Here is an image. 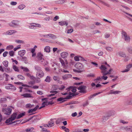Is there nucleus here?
<instances>
[{"label": "nucleus", "mask_w": 132, "mask_h": 132, "mask_svg": "<svg viewBox=\"0 0 132 132\" xmlns=\"http://www.w3.org/2000/svg\"><path fill=\"white\" fill-rule=\"evenodd\" d=\"M35 69L37 71L36 77L37 78H40L44 76V74L39 66H36L35 67Z\"/></svg>", "instance_id": "obj_1"}, {"label": "nucleus", "mask_w": 132, "mask_h": 132, "mask_svg": "<svg viewBox=\"0 0 132 132\" xmlns=\"http://www.w3.org/2000/svg\"><path fill=\"white\" fill-rule=\"evenodd\" d=\"M107 68L104 65H102L100 67V69L102 70L101 71V73H103V75H110L111 73V71L112 70V69H110L108 71H106V69Z\"/></svg>", "instance_id": "obj_2"}, {"label": "nucleus", "mask_w": 132, "mask_h": 132, "mask_svg": "<svg viewBox=\"0 0 132 132\" xmlns=\"http://www.w3.org/2000/svg\"><path fill=\"white\" fill-rule=\"evenodd\" d=\"M17 115V113H14L12 115L10 118L7 119L6 121L5 122L6 123L9 124L11 123L12 121L14 120L16 118Z\"/></svg>", "instance_id": "obj_3"}, {"label": "nucleus", "mask_w": 132, "mask_h": 132, "mask_svg": "<svg viewBox=\"0 0 132 132\" xmlns=\"http://www.w3.org/2000/svg\"><path fill=\"white\" fill-rule=\"evenodd\" d=\"M122 37L127 42H129L130 40V36L127 35L126 33L124 31H122Z\"/></svg>", "instance_id": "obj_4"}, {"label": "nucleus", "mask_w": 132, "mask_h": 132, "mask_svg": "<svg viewBox=\"0 0 132 132\" xmlns=\"http://www.w3.org/2000/svg\"><path fill=\"white\" fill-rule=\"evenodd\" d=\"M30 25L29 26V28L30 29H35L37 27L40 28L41 25L40 24L35 23H31L30 24Z\"/></svg>", "instance_id": "obj_5"}, {"label": "nucleus", "mask_w": 132, "mask_h": 132, "mask_svg": "<svg viewBox=\"0 0 132 132\" xmlns=\"http://www.w3.org/2000/svg\"><path fill=\"white\" fill-rule=\"evenodd\" d=\"M2 111L5 114L9 115L11 113L12 109L11 108H3Z\"/></svg>", "instance_id": "obj_6"}, {"label": "nucleus", "mask_w": 132, "mask_h": 132, "mask_svg": "<svg viewBox=\"0 0 132 132\" xmlns=\"http://www.w3.org/2000/svg\"><path fill=\"white\" fill-rule=\"evenodd\" d=\"M19 24V21L17 20H13L9 23V25L10 27H15V26H18Z\"/></svg>", "instance_id": "obj_7"}, {"label": "nucleus", "mask_w": 132, "mask_h": 132, "mask_svg": "<svg viewBox=\"0 0 132 132\" xmlns=\"http://www.w3.org/2000/svg\"><path fill=\"white\" fill-rule=\"evenodd\" d=\"M5 88L7 89H11L13 90H15L16 89V88L13 85L9 84L7 85Z\"/></svg>", "instance_id": "obj_8"}, {"label": "nucleus", "mask_w": 132, "mask_h": 132, "mask_svg": "<svg viewBox=\"0 0 132 132\" xmlns=\"http://www.w3.org/2000/svg\"><path fill=\"white\" fill-rule=\"evenodd\" d=\"M17 31L15 30H9L4 32L3 34L6 35H11L13 34L16 33Z\"/></svg>", "instance_id": "obj_9"}, {"label": "nucleus", "mask_w": 132, "mask_h": 132, "mask_svg": "<svg viewBox=\"0 0 132 132\" xmlns=\"http://www.w3.org/2000/svg\"><path fill=\"white\" fill-rule=\"evenodd\" d=\"M75 66L76 68L79 70H82L83 68L82 64L79 62L76 63Z\"/></svg>", "instance_id": "obj_10"}, {"label": "nucleus", "mask_w": 132, "mask_h": 132, "mask_svg": "<svg viewBox=\"0 0 132 132\" xmlns=\"http://www.w3.org/2000/svg\"><path fill=\"white\" fill-rule=\"evenodd\" d=\"M86 87L85 86L81 85L78 88V89L80 90L79 92L80 93H84L85 92Z\"/></svg>", "instance_id": "obj_11"}, {"label": "nucleus", "mask_w": 132, "mask_h": 132, "mask_svg": "<svg viewBox=\"0 0 132 132\" xmlns=\"http://www.w3.org/2000/svg\"><path fill=\"white\" fill-rule=\"evenodd\" d=\"M51 104V103H50V102H49L48 103L47 101L45 100L44 102H43L42 103V106L40 107L39 109H41L42 108L45 107V105Z\"/></svg>", "instance_id": "obj_12"}, {"label": "nucleus", "mask_w": 132, "mask_h": 132, "mask_svg": "<svg viewBox=\"0 0 132 132\" xmlns=\"http://www.w3.org/2000/svg\"><path fill=\"white\" fill-rule=\"evenodd\" d=\"M38 108L39 106L37 105L34 109L29 110L28 111V113H32L36 111Z\"/></svg>", "instance_id": "obj_13"}, {"label": "nucleus", "mask_w": 132, "mask_h": 132, "mask_svg": "<svg viewBox=\"0 0 132 132\" xmlns=\"http://www.w3.org/2000/svg\"><path fill=\"white\" fill-rule=\"evenodd\" d=\"M68 55V53L66 52H63L61 54V57L63 58H65L67 57Z\"/></svg>", "instance_id": "obj_14"}, {"label": "nucleus", "mask_w": 132, "mask_h": 132, "mask_svg": "<svg viewBox=\"0 0 132 132\" xmlns=\"http://www.w3.org/2000/svg\"><path fill=\"white\" fill-rule=\"evenodd\" d=\"M26 53V51L25 50H23L19 51L18 52V54L21 56H22L24 55Z\"/></svg>", "instance_id": "obj_15"}, {"label": "nucleus", "mask_w": 132, "mask_h": 132, "mask_svg": "<svg viewBox=\"0 0 132 132\" xmlns=\"http://www.w3.org/2000/svg\"><path fill=\"white\" fill-rule=\"evenodd\" d=\"M43 54L40 52H39L38 53L37 57L38 60V61L43 58Z\"/></svg>", "instance_id": "obj_16"}, {"label": "nucleus", "mask_w": 132, "mask_h": 132, "mask_svg": "<svg viewBox=\"0 0 132 132\" xmlns=\"http://www.w3.org/2000/svg\"><path fill=\"white\" fill-rule=\"evenodd\" d=\"M24 97H29L31 98H33V97L31 95V94L28 93H26L22 95Z\"/></svg>", "instance_id": "obj_17"}, {"label": "nucleus", "mask_w": 132, "mask_h": 132, "mask_svg": "<svg viewBox=\"0 0 132 132\" xmlns=\"http://www.w3.org/2000/svg\"><path fill=\"white\" fill-rule=\"evenodd\" d=\"M72 76L70 74L62 76V78L64 79H67L68 78H71Z\"/></svg>", "instance_id": "obj_18"}, {"label": "nucleus", "mask_w": 132, "mask_h": 132, "mask_svg": "<svg viewBox=\"0 0 132 132\" xmlns=\"http://www.w3.org/2000/svg\"><path fill=\"white\" fill-rule=\"evenodd\" d=\"M50 47L49 46H46L44 48V51L45 52L49 53L50 52Z\"/></svg>", "instance_id": "obj_19"}, {"label": "nucleus", "mask_w": 132, "mask_h": 132, "mask_svg": "<svg viewBox=\"0 0 132 132\" xmlns=\"http://www.w3.org/2000/svg\"><path fill=\"white\" fill-rule=\"evenodd\" d=\"M59 24L61 26H63L65 25L66 26H67L68 23L67 21H61L59 22Z\"/></svg>", "instance_id": "obj_20"}, {"label": "nucleus", "mask_w": 132, "mask_h": 132, "mask_svg": "<svg viewBox=\"0 0 132 132\" xmlns=\"http://www.w3.org/2000/svg\"><path fill=\"white\" fill-rule=\"evenodd\" d=\"M20 68L21 69H22L24 72H28L29 71V70L27 67H23L22 66H21Z\"/></svg>", "instance_id": "obj_21"}, {"label": "nucleus", "mask_w": 132, "mask_h": 132, "mask_svg": "<svg viewBox=\"0 0 132 132\" xmlns=\"http://www.w3.org/2000/svg\"><path fill=\"white\" fill-rule=\"evenodd\" d=\"M48 127H51L54 125V123L53 121H50L48 122V125H46Z\"/></svg>", "instance_id": "obj_22"}, {"label": "nucleus", "mask_w": 132, "mask_h": 132, "mask_svg": "<svg viewBox=\"0 0 132 132\" xmlns=\"http://www.w3.org/2000/svg\"><path fill=\"white\" fill-rule=\"evenodd\" d=\"M34 129L33 127H31L30 128H28L26 129L25 131L27 132H35L34 131H32L34 130Z\"/></svg>", "instance_id": "obj_23"}, {"label": "nucleus", "mask_w": 132, "mask_h": 132, "mask_svg": "<svg viewBox=\"0 0 132 132\" xmlns=\"http://www.w3.org/2000/svg\"><path fill=\"white\" fill-rule=\"evenodd\" d=\"M8 62L6 60L4 61L3 62V64L5 67H7L8 66Z\"/></svg>", "instance_id": "obj_24"}, {"label": "nucleus", "mask_w": 132, "mask_h": 132, "mask_svg": "<svg viewBox=\"0 0 132 132\" xmlns=\"http://www.w3.org/2000/svg\"><path fill=\"white\" fill-rule=\"evenodd\" d=\"M54 36V35H53L52 34H49L45 35V37L48 38L50 37L53 38Z\"/></svg>", "instance_id": "obj_25"}, {"label": "nucleus", "mask_w": 132, "mask_h": 132, "mask_svg": "<svg viewBox=\"0 0 132 132\" xmlns=\"http://www.w3.org/2000/svg\"><path fill=\"white\" fill-rule=\"evenodd\" d=\"M34 106V105H31L30 103L27 104L26 105V108L28 109H29L32 108Z\"/></svg>", "instance_id": "obj_26"}, {"label": "nucleus", "mask_w": 132, "mask_h": 132, "mask_svg": "<svg viewBox=\"0 0 132 132\" xmlns=\"http://www.w3.org/2000/svg\"><path fill=\"white\" fill-rule=\"evenodd\" d=\"M25 114V113L24 112L22 113H21L19 114L18 115L17 117V118L18 119H19L23 116H24Z\"/></svg>", "instance_id": "obj_27"}, {"label": "nucleus", "mask_w": 132, "mask_h": 132, "mask_svg": "<svg viewBox=\"0 0 132 132\" xmlns=\"http://www.w3.org/2000/svg\"><path fill=\"white\" fill-rule=\"evenodd\" d=\"M110 92V94H118L119 93L121 92L120 91H113V90H111Z\"/></svg>", "instance_id": "obj_28"}, {"label": "nucleus", "mask_w": 132, "mask_h": 132, "mask_svg": "<svg viewBox=\"0 0 132 132\" xmlns=\"http://www.w3.org/2000/svg\"><path fill=\"white\" fill-rule=\"evenodd\" d=\"M26 7V6L23 4H21L19 6L18 8L19 9L22 10L23 9Z\"/></svg>", "instance_id": "obj_29"}, {"label": "nucleus", "mask_w": 132, "mask_h": 132, "mask_svg": "<svg viewBox=\"0 0 132 132\" xmlns=\"http://www.w3.org/2000/svg\"><path fill=\"white\" fill-rule=\"evenodd\" d=\"M59 60L62 66H64L65 64L64 61L61 58H59Z\"/></svg>", "instance_id": "obj_30"}, {"label": "nucleus", "mask_w": 132, "mask_h": 132, "mask_svg": "<svg viewBox=\"0 0 132 132\" xmlns=\"http://www.w3.org/2000/svg\"><path fill=\"white\" fill-rule=\"evenodd\" d=\"M13 68L14 70L16 71L19 72V70L18 68L16 66L13 65Z\"/></svg>", "instance_id": "obj_31"}, {"label": "nucleus", "mask_w": 132, "mask_h": 132, "mask_svg": "<svg viewBox=\"0 0 132 132\" xmlns=\"http://www.w3.org/2000/svg\"><path fill=\"white\" fill-rule=\"evenodd\" d=\"M15 42L17 43H21L22 44H24V41L22 40H15Z\"/></svg>", "instance_id": "obj_32"}, {"label": "nucleus", "mask_w": 132, "mask_h": 132, "mask_svg": "<svg viewBox=\"0 0 132 132\" xmlns=\"http://www.w3.org/2000/svg\"><path fill=\"white\" fill-rule=\"evenodd\" d=\"M126 103L128 105H132V98L129 100H128L126 102Z\"/></svg>", "instance_id": "obj_33"}, {"label": "nucleus", "mask_w": 132, "mask_h": 132, "mask_svg": "<svg viewBox=\"0 0 132 132\" xmlns=\"http://www.w3.org/2000/svg\"><path fill=\"white\" fill-rule=\"evenodd\" d=\"M132 126L127 127L125 128V130L126 131H130V132L131 131L132 129Z\"/></svg>", "instance_id": "obj_34"}, {"label": "nucleus", "mask_w": 132, "mask_h": 132, "mask_svg": "<svg viewBox=\"0 0 132 132\" xmlns=\"http://www.w3.org/2000/svg\"><path fill=\"white\" fill-rule=\"evenodd\" d=\"M18 77L20 79L24 80L25 79L24 77L23 76L21 75H18Z\"/></svg>", "instance_id": "obj_35"}, {"label": "nucleus", "mask_w": 132, "mask_h": 132, "mask_svg": "<svg viewBox=\"0 0 132 132\" xmlns=\"http://www.w3.org/2000/svg\"><path fill=\"white\" fill-rule=\"evenodd\" d=\"M119 55L122 57H125L126 56V55L124 53L122 52H120L119 53Z\"/></svg>", "instance_id": "obj_36"}, {"label": "nucleus", "mask_w": 132, "mask_h": 132, "mask_svg": "<svg viewBox=\"0 0 132 132\" xmlns=\"http://www.w3.org/2000/svg\"><path fill=\"white\" fill-rule=\"evenodd\" d=\"M13 46L12 45H10L7 46L6 47V49L8 50H10L12 49L13 48Z\"/></svg>", "instance_id": "obj_37"}, {"label": "nucleus", "mask_w": 132, "mask_h": 132, "mask_svg": "<svg viewBox=\"0 0 132 132\" xmlns=\"http://www.w3.org/2000/svg\"><path fill=\"white\" fill-rule=\"evenodd\" d=\"M106 50L109 51H113V48L111 47H105Z\"/></svg>", "instance_id": "obj_38"}, {"label": "nucleus", "mask_w": 132, "mask_h": 132, "mask_svg": "<svg viewBox=\"0 0 132 132\" xmlns=\"http://www.w3.org/2000/svg\"><path fill=\"white\" fill-rule=\"evenodd\" d=\"M51 77H50L47 76L46 79L45 80V81L47 82H49L51 80Z\"/></svg>", "instance_id": "obj_39"}, {"label": "nucleus", "mask_w": 132, "mask_h": 132, "mask_svg": "<svg viewBox=\"0 0 132 132\" xmlns=\"http://www.w3.org/2000/svg\"><path fill=\"white\" fill-rule=\"evenodd\" d=\"M66 1V0H60L58 1L57 2L60 4H62L64 3Z\"/></svg>", "instance_id": "obj_40"}, {"label": "nucleus", "mask_w": 132, "mask_h": 132, "mask_svg": "<svg viewBox=\"0 0 132 132\" xmlns=\"http://www.w3.org/2000/svg\"><path fill=\"white\" fill-rule=\"evenodd\" d=\"M109 116H104L103 118V121H105L106 120L109 118Z\"/></svg>", "instance_id": "obj_41"}, {"label": "nucleus", "mask_w": 132, "mask_h": 132, "mask_svg": "<svg viewBox=\"0 0 132 132\" xmlns=\"http://www.w3.org/2000/svg\"><path fill=\"white\" fill-rule=\"evenodd\" d=\"M6 71L8 72H10L12 71V69L10 68H8L6 69Z\"/></svg>", "instance_id": "obj_42"}, {"label": "nucleus", "mask_w": 132, "mask_h": 132, "mask_svg": "<svg viewBox=\"0 0 132 132\" xmlns=\"http://www.w3.org/2000/svg\"><path fill=\"white\" fill-rule=\"evenodd\" d=\"M100 93H96L95 94H94L93 95H91L90 97H89V99H90L91 98L93 97V96H95L97 95L98 94H100Z\"/></svg>", "instance_id": "obj_43"}, {"label": "nucleus", "mask_w": 132, "mask_h": 132, "mask_svg": "<svg viewBox=\"0 0 132 132\" xmlns=\"http://www.w3.org/2000/svg\"><path fill=\"white\" fill-rule=\"evenodd\" d=\"M21 46L20 45H19L17 46L16 47H15L14 48V51H15L18 49L20 48H21Z\"/></svg>", "instance_id": "obj_44"}, {"label": "nucleus", "mask_w": 132, "mask_h": 132, "mask_svg": "<svg viewBox=\"0 0 132 132\" xmlns=\"http://www.w3.org/2000/svg\"><path fill=\"white\" fill-rule=\"evenodd\" d=\"M41 64H42L43 65L45 66L47 64V62L46 60H43V61Z\"/></svg>", "instance_id": "obj_45"}, {"label": "nucleus", "mask_w": 132, "mask_h": 132, "mask_svg": "<svg viewBox=\"0 0 132 132\" xmlns=\"http://www.w3.org/2000/svg\"><path fill=\"white\" fill-rule=\"evenodd\" d=\"M102 80V78H101V77H97V78L94 80V81H98V80H100L101 81Z\"/></svg>", "instance_id": "obj_46"}, {"label": "nucleus", "mask_w": 132, "mask_h": 132, "mask_svg": "<svg viewBox=\"0 0 132 132\" xmlns=\"http://www.w3.org/2000/svg\"><path fill=\"white\" fill-rule=\"evenodd\" d=\"M61 119H60V118H58L56 121V123L57 124H59L60 123L62 122L61 121Z\"/></svg>", "instance_id": "obj_47"}, {"label": "nucleus", "mask_w": 132, "mask_h": 132, "mask_svg": "<svg viewBox=\"0 0 132 132\" xmlns=\"http://www.w3.org/2000/svg\"><path fill=\"white\" fill-rule=\"evenodd\" d=\"M120 122L121 123H122L123 124H127L128 123V122L127 121H125L124 120H121L120 121Z\"/></svg>", "instance_id": "obj_48"}, {"label": "nucleus", "mask_w": 132, "mask_h": 132, "mask_svg": "<svg viewBox=\"0 0 132 132\" xmlns=\"http://www.w3.org/2000/svg\"><path fill=\"white\" fill-rule=\"evenodd\" d=\"M103 76L101 77V78H102V79H103L104 80H105L107 79L108 78V77L107 76H105V75H103Z\"/></svg>", "instance_id": "obj_49"}, {"label": "nucleus", "mask_w": 132, "mask_h": 132, "mask_svg": "<svg viewBox=\"0 0 132 132\" xmlns=\"http://www.w3.org/2000/svg\"><path fill=\"white\" fill-rule=\"evenodd\" d=\"M14 52L13 51H11L9 52V54L11 56H13L14 54Z\"/></svg>", "instance_id": "obj_50"}, {"label": "nucleus", "mask_w": 132, "mask_h": 132, "mask_svg": "<svg viewBox=\"0 0 132 132\" xmlns=\"http://www.w3.org/2000/svg\"><path fill=\"white\" fill-rule=\"evenodd\" d=\"M73 31L72 29H70L67 30V33L68 34L71 33Z\"/></svg>", "instance_id": "obj_51"}, {"label": "nucleus", "mask_w": 132, "mask_h": 132, "mask_svg": "<svg viewBox=\"0 0 132 132\" xmlns=\"http://www.w3.org/2000/svg\"><path fill=\"white\" fill-rule=\"evenodd\" d=\"M65 99V98H63L62 97H60L58 98L57 100V101H64V99Z\"/></svg>", "instance_id": "obj_52"}, {"label": "nucleus", "mask_w": 132, "mask_h": 132, "mask_svg": "<svg viewBox=\"0 0 132 132\" xmlns=\"http://www.w3.org/2000/svg\"><path fill=\"white\" fill-rule=\"evenodd\" d=\"M128 51L129 53H130V54L132 53V47H130V48H128Z\"/></svg>", "instance_id": "obj_53"}, {"label": "nucleus", "mask_w": 132, "mask_h": 132, "mask_svg": "<svg viewBox=\"0 0 132 132\" xmlns=\"http://www.w3.org/2000/svg\"><path fill=\"white\" fill-rule=\"evenodd\" d=\"M74 59L76 61H79V57H78L77 56H76L74 57Z\"/></svg>", "instance_id": "obj_54"}, {"label": "nucleus", "mask_w": 132, "mask_h": 132, "mask_svg": "<svg viewBox=\"0 0 132 132\" xmlns=\"http://www.w3.org/2000/svg\"><path fill=\"white\" fill-rule=\"evenodd\" d=\"M95 75L93 74H91L87 75V76L88 77H94Z\"/></svg>", "instance_id": "obj_55"}, {"label": "nucleus", "mask_w": 132, "mask_h": 132, "mask_svg": "<svg viewBox=\"0 0 132 132\" xmlns=\"http://www.w3.org/2000/svg\"><path fill=\"white\" fill-rule=\"evenodd\" d=\"M79 60L87 61V60H85L83 57L81 56H79Z\"/></svg>", "instance_id": "obj_56"}, {"label": "nucleus", "mask_w": 132, "mask_h": 132, "mask_svg": "<svg viewBox=\"0 0 132 132\" xmlns=\"http://www.w3.org/2000/svg\"><path fill=\"white\" fill-rule=\"evenodd\" d=\"M132 67V64H129L126 67V68L130 70V69Z\"/></svg>", "instance_id": "obj_57"}, {"label": "nucleus", "mask_w": 132, "mask_h": 132, "mask_svg": "<svg viewBox=\"0 0 132 132\" xmlns=\"http://www.w3.org/2000/svg\"><path fill=\"white\" fill-rule=\"evenodd\" d=\"M59 19V16H56L53 19V20L54 21H56L57 20V19Z\"/></svg>", "instance_id": "obj_58"}, {"label": "nucleus", "mask_w": 132, "mask_h": 132, "mask_svg": "<svg viewBox=\"0 0 132 132\" xmlns=\"http://www.w3.org/2000/svg\"><path fill=\"white\" fill-rule=\"evenodd\" d=\"M11 60L13 62H14L16 64H18V62L17 61H16V60H14L13 58H12L11 59Z\"/></svg>", "instance_id": "obj_59"}, {"label": "nucleus", "mask_w": 132, "mask_h": 132, "mask_svg": "<svg viewBox=\"0 0 132 132\" xmlns=\"http://www.w3.org/2000/svg\"><path fill=\"white\" fill-rule=\"evenodd\" d=\"M17 3L15 2H12L11 3V4L13 5H15Z\"/></svg>", "instance_id": "obj_60"}, {"label": "nucleus", "mask_w": 132, "mask_h": 132, "mask_svg": "<svg viewBox=\"0 0 132 132\" xmlns=\"http://www.w3.org/2000/svg\"><path fill=\"white\" fill-rule=\"evenodd\" d=\"M6 99L5 98H1L0 101L1 102H4L6 101Z\"/></svg>", "instance_id": "obj_61"}, {"label": "nucleus", "mask_w": 132, "mask_h": 132, "mask_svg": "<svg viewBox=\"0 0 132 132\" xmlns=\"http://www.w3.org/2000/svg\"><path fill=\"white\" fill-rule=\"evenodd\" d=\"M110 36V34H106L105 35V37L106 38H109Z\"/></svg>", "instance_id": "obj_62"}, {"label": "nucleus", "mask_w": 132, "mask_h": 132, "mask_svg": "<svg viewBox=\"0 0 132 132\" xmlns=\"http://www.w3.org/2000/svg\"><path fill=\"white\" fill-rule=\"evenodd\" d=\"M42 131L43 132H49V131L47 130L46 129L43 128L42 129Z\"/></svg>", "instance_id": "obj_63"}, {"label": "nucleus", "mask_w": 132, "mask_h": 132, "mask_svg": "<svg viewBox=\"0 0 132 132\" xmlns=\"http://www.w3.org/2000/svg\"><path fill=\"white\" fill-rule=\"evenodd\" d=\"M8 53V52H4L3 54V57H5L7 56V54Z\"/></svg>", "instance_id": "obj_64"}]
</instances>
